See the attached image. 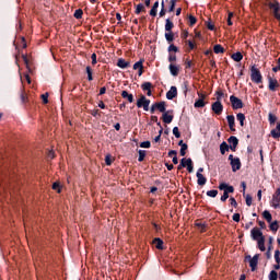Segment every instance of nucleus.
Masks as SVG:
<instances>
[{
  "label": "nucleus",
  "mask_w": 280,
  "mask_h": 280,
  "mask_svg": "<svg viewBox=\"0 0 280 280\" xmlns=\"http://www.w3.org/2000/svg\"><path fill=\"white\" fill-rule=\"evenodd\" d=\"M265 5L268 8L270 14L273 15V19L280 23V3L278 0H267Z\"/></svg>",
  "instance_id": "1"
},
{
  "label": "nucleus",
  "mask_w": 280,
  "mask_h": 280,
  "mask_svg": "<svg viewBox=\"0 0 280 280\" xmlns=\"http://www.w3.org/2000/svg\"><path fill=\"white\" fill-rule=\"evenodd\" d=\"M249 71L252 82L255 84H261V82H264V77L261 75V71L258 70L257 66H252Z\"/></svg>",
  "instance_id": "2"
},
{
  "label": "nucleus",
  "mask_w": 280,
  "mask_h": 280,
  "mask_svg": "<svg viewBox=\"0 0 280 280\" xmlns=\"http://www.w3.org/2000/svg\"><path fill=\"white\" fill-rule=\"evenodd\" d=\"M137 107L143 108L148 113L150 110V100L145 95H141L137 101Z\"/></svg>",
  "instance_id": "3"
},
{
  "label": "nucleus",
  "mask_w": 280,
  "mask_h": 280,
  "mask_svg": "<svg viewBox=\"0 0 280 280\" xmlns=\"http://www.w3.org/2000/svg\"><path fill=\"white\" fill-rule=\"evenodd\" d=\"M230 102L233 110H240V108H244V102H242V98H238L235 95L230 96Z\"/></svg>",
  "instance_id": "4"
},
{
  "label": "nucleus",
  "mask_w": 280,
  "mask_h": 280,
  "mask_svg": "<svg viewBox=\"0 0 280 280\" xmlns=\"http://www.w3.org/2000/svg\"><path fill=\"white\" fill-rule=\"evenodd\" d=\"M270 207L273 209H280V187L276 189L270 201Z\"/></svg>",
  "instance_id": "5"
},
{
  "label": "nucleus",
  "mask_w": 280,
  "mask_h": 280,
  "mask_svg": "<svg viewBox=\"0 0 280 280\" xmlns=\"http://www.w3.org/2000/svg\"><path fill=\"white\" fill-rule=\"evenodd\" d=\"M246 259H249L252 272H255L257 270V265L259 264V254L254 255V257L246 256Z\"/></svg>",
  "instance_id": "6"
},
{
  "label": "nucleus",
  "mask_w": 280,
  "mask_h": 280,
  "mask_svg": "<svg viewBox=\"0 0 280 280\" xmlns=\"http://www.w3.org/2000/svg\"><path fill=\"white\" fill-rule=\"evenodd\" d=\"M211 110L214 115H222V112L224 110V105H222V102L215 101L211 105Z\"/></svg>",
  "instance_id": "7"
},
{
  "label": "nucleus",
  "mask_w": 280,
  "mask_h": 280,
  "mask_svg": "<svg viewBox=\"0 0 280 280\" xmlns=\"http://www.w3.org/2000/svg\"><path fill=\"white\" fill-rule=\"evenodd\" d=\"M268 82H269L268 89L272 93H275L277 89H279L280 86L279 81L270 75H268Z\"/></svg>",
  "instance_id": "8"
},
{
  "label": "nucleus",
  "mask_w": 280,
  "mask_h": 280,
  "mask_svg": "<svg viewBox=\"0 0 280 280\" xmlns=\"http://www.w3.org/2000/svg\"><path fill=\"white\" fill-rule=\"evenodd\" d=\"M250 235H252V238L254 240V242L261 240V237H266V236H264V232H261V230H259V228H253L250 231Z\"/></svg>",
  "instance_id": "9"
},
{
  "label": "nucleus",
  "mask_w": 280,
  "mask_h": 280,
  "mask_svg": "<svg viewBox=\"0 0 280 280\" xmlns=\"http://www.w3.org/2000/svg\"><path fill=\"white\" fill-rule=\"evenodd\" d=\"M228 143H230V150H231L232 152H236L237 145H240V140L237 139V137L231 136V137L228 139Z\"/></svg>",
  "instance_id": "10"
},
{
  "label": "nucleus",
  "mask_w": 280,
  "mask_h": 280,
  "mask_svg": "<svg viewBox=\"0 0 280 280\" xmlns=\"http://www.w3.org/2000/svg\"><path fill=\"white\" fill-rule=\"evenodd\" d=\"M220 191H223V194H233L235 191V187L226 184V183H221L219 185Z\"/></svg>",
  "instance_id": "11"
},
{
  "label": "nucleus",
  "mask_w": 280,
  "mask_h": 280,
  "mask_svg": "<svg viewBox=\"0 0 280 280\" xmlns=\"http://www.w3.org/2000/svg\"><path fill=\"white\" fill-rule=\"evenodd\" d=\"M143 62H145V60L144 59H140L139 61H137L133 65V70L138 71L139 78H141V75H143Z\"/></svg>",
  "instance_id": "12"
},
{
  "label": "nucleus",
  "mask_w": 280,
  "mask_h": 280,
  "mask_svg": "<svg viewBox=\"0 0 280 280\" xmlns=\"http://www.w3.org/2000/svg\"><path fill=\"white\" fill-rule=\"evenodd\" d=\"M230 165L232 167V172H237L242 170V162L240 161V158H235V160H232V162H230Z\"/></svg>",
  "instance_id": "13"
},
{
  "label": "nucleus",
  "mask_w": 280,
  "mask_h": 280,
  "mask_svg": "<svg viewBox=\"0 0 280 280\" xmlns=\"http://www.w3.org/2000/svg\"><path fill=\"white\" fill-rule=\"evenodd\" d=\"M170 113H173V110L163 113L162 121H164V124H172V121H174V115H170Z\"/></svg>",
  "instance_id": "14"
},
{
  "label": "nucleus",
  "mask_w": 280,
  "mask_h": 280,
  "mask_svg": "<svg viewBox=\"0 0 280 280\" xmlns=\"http://www.w3.org/2000/svg\"><path fill=\"white\" fill-rule=\"evenodd\" d=\"M270 137H272V139H276L277 141H279V139H280V121H278L276 128L270 131Z\"/></svg>",
  "instance_id": "15"
},
{
  "label": "nucleus",
  "mask_w": 280,
  "mask_h": 280,
  "mask_svg": "<svg viewBox=\"0 0 280 280\" xmlns=\"http://www.w3.org/2000/svg\"><path fill=\"white\" fill-rule=\"evenodd\" d=\"M142 91H147L148 97H152V83L151 82H144L141 84Z\"/></svg>",
  "instance_id": "16"
},
{
  "label": "nucleus",
  "mask_w": 280,
  "mask_h": 280,
  "mask_svg": "<svg viewBox=\"0 0 280 280\" xmlns=\"http://www.w3.org/2000/svg\"><path fill=\"white\" fill-rule=\"evenodd\" d=\"M226 120H228L231 132H235V116L228 115Z\"/></svg>",
  "instance_id": "17"
},
{
  "label": "nucleus",
  "mask_w": 280,
  "mask_h": 280,
  "mask_svg": "<svg viewBox=\"0 0 280 280\" xmlns=\"http://www.w3.org/2000/svg\"><path fill=\"white\" fill-rule=\"evenodd\" d=\"M178 96V90L176 86H171L170 91L166 93V98L174 100V97Z\"/></svg>",
  "instance_id": "18"
},
{
  "label": "nucleus",
  "mask_w": 280,
  "mask_h": 280,
  "mask_svg": "<svg viewBox=\"0 0 280 280\" xmlns=\"http://www.w3.org/2000/svg\"><path fill=\"white\" fill-rule=\"evenodd\" d=\"M195 226L200 233H207V223H202L200 220H196Z\"/></svg>",
  "instance_id": "19"
},
{
  "label": "nucleus",
  "mask_w": 280,
  "mask_h": 280,
  "mask_svg": "<svg viewBox=\"0 0 280 280\" xmlns=\"http://www.w3.org/2000/svg\"><path fill=\"white\" fill-rule=\"evenodd\" d=\"M121 98L127 100V102H129V104H132V102H135V95L128 93V91H126V90H124L121 92Z\"/></svg>",
  "instance_id": "20"
},
{
  "label": "nucleus",
  "mask_w": 280,
  "mask_h": 280,
  "mask_svg": "<svg viewBox=\"0 0 280 280\" xmlns=\"http://www.w3.org/2000/svg\"><path fill=\"white\" fill-rule=\"evenodd\" d=\"M152 244L155 245V248L158 250H164L165 249V247H163L164 242L161 240V237L153 238Z\"/></svg>",
  "instance_id": "21"
},
{
  "label": "nucleus",
  "mask_w": 280,
  "mask_h": 280,
  "mask_svg": "<svg viewBox=\"0 0 280 280\" xmlns=\"http://www.w3.org/2000/svg\"><path fill=\"white\" fill-rule=\"evenodd\" d=\"M197 185H199L200 187L207 185V177H205V175H202V173H197Z\"/></svg>",
  "instance_id": "22"
},
{
  "label": "nucleus",
  "mask_w": 280,
  "mask_h": 280,
  "mask_svg": "<svg viewBox=\"0 0 280 280\" xmlns=\"http://www.w3.org/2000/svg\"><path fill=\"white\" fill-rule=\"evenodd\" d=\"M117 67H119V69H128V67H130V61H126V59L119 58L117 61Z\"/></svg>",
  "instance_id": "23"
},
{
  "label": "nucleus",
  "mask_w": 280,
  "mask_h": 280,
  "mask_svg": "<svg viewBox=\"0 0 280 280\" xmlns=\"http://www.w3.org/2000/svg\"><path fill=\"white\" fill-rule=\"evenodd\" d=\"M168 69L171 71V74H173L175 78L178 75V73H180V68H178V66L176 65L171 63L168 66Z\"/></svg>",
  "instance_id": "24"
},
{
  "label": "nucleus",
  "mask_w": 280,
  "mask_h": 280,
  "mask_svg": "<svg viewBox=\"0 0 280 280\" xmlns=\"http://www.w3.org/2000/svg\"><path fill=\"white\" fill-rule=\"evenodd\" d=\"M257 245L259 250H261V253L266 252V236L261 237L257 241Z\"/></svg>",
  "instance_id": "25"
},
{
  "label": "nucleus",
  "mask_w": 280,
  "mask_h": 280,
  "mask_svg": "<svg viewBox=\"0 0 280 280\" xmlns=\"http://www.w3.org/2000/svg\"><path fill=\"white\" fill-rule=\"evenodd\" d=\"M232 60H234V62H242V60H244V55H242L240 51L232 54L231 56Z\"/></svg>",
  "instance_id": "26"
},
{
  "label": "nucleus",
  "mask_w": 280,
  "mask_h": 280,
  "mask_svg": "<svg viewBox=\"0 0 280 280\" xmlns=\"http://www.w3.org/2000/svg\"><path fill=\"white\" fill-rule=\"evenodd\" d=\"M229 150H231V147H229V144L223 141L220 144V152H221V154H226V152H229Z\"/></svg>",
  "instance_id": "27"
},
{
  "label": "nucleus",
  "mask_w": 280,
  "mask_h": 280,
  "mask_svg": "<svg viewBox=\"0 0 280 280\" xmlns=\"http://www.w3.org/2000/svg\"><path fill=\"white\" fill-rule=\"evenodd\" d=\"M195 108H205V106H207V103L205 101H202V98H198L195 104H194Z\"/></svg>",
  "instance_id": "28"
},
{
  "label": "nucleus",
  "mask_w": 280,
  "mask_h": 280,
  "mask_svg": "<svg viewBox=\"0 0 280 280\" xmlns=\"http://www.w3.org/2000/svg\"><path fill=\"white\" fill-rule=\"evenodd\" d=\"M236 119H237V121H240V126H242V128H244V121H246V116L242 113H238L236 115Z\"/></svg>",
  "instance_id": "29"
},
{
  "label": "nucleus",
  "mask_w": 280,
  "mask_h": 280,
  "mask_svg": "<svg viewBox=\"0 0 280 280\" xmlns=\"http://www.w3.org/2000/svg\"><path fill=\"white\" fill-rule=\"evenodd\" d=\"M186 45H188V51H194V49H197L196 42L188 39L186 40Z\"/></svg>",
  "instance_id": "30"
},
{
  "label": "nucleus",
  "mask_w": 280,
  "mask_h": 280,
  "mask_svg": "<svg viewBox=\"0 0 280 280\" xmlns=\"http://www.w3.org/2000/svg\"><path fill=\"white\" fill-rule=\"evenodd\" d=\"M156 110L160 113H165V102H158L155 103Z\"/></svg>",
  "instance_id": "31"
},
{
  "label": "nucleus",
  "mask_w": 280,
  "mask_h": 280,
  "mask_svg": "<svg viewBox=\"0 0 280 280\" xmlns=\"http://www.w3.org/2000/svg\"><path fill=\"white\" fill-rule=\"evenodd\" d=\"M214 54H224L225 49L222 45L217 44L213 46Z\"/></svg>",
  "instance_id": "32"
},
{
  "label": "nucleus",
  "mask_w": 280,
  "mask_h": 280,
  "mask_svg": "<svg viewBox=\"0 0 280 280\" xmlns=\"http://www.w3.org/2000/svg\"><path fill=\"white\" fill-rule=\"evenodd\" d=\"M158 10H159V1H155L153 7L150 10V16H156Z\"/></svg>",
  "instance_id": "33"
},
{
  "label": "nucleus",
  "mask_w": 280,
  "mask_h": 280,
  "mask_svg": "<svg viewBox=\"0 0 280 280\" xmlns=\"http://www.w3.org/2000/svg\"><path fill=\"white\" fill-rule=\"evenodd\" d=\"M262 218H265V220L270 224V222H272V214L270 213V211L265 210L262 212Z\"/></svg>",
  "instance_id": "34"
},
{
  "label": "nucleus",
  "mask_w": 280,
  "mask_h": 280,
  "mask_svg": "<svg viewBox=\"0 0 280 280\" xmlns=\"http://www.w3.org/2000/svg\"><path fill=\"white\" fill-rule=\"evenodd\" d=\"M172 30H174V22L170 21V19H166L165 32H172Z\"/></svg>",
  "instance_id": "35"
},
{
  "label": "nucleus",
  "mask_w": 280,
  "mask_h": 280,
  "mask_svg": "<svg viewBox=\"0 0 280 280\" xmlns=\"http://www.w3.org/2000/svg\"><path fill=\"white\" fill-rule=\"evenodd\" d=\"M269 229L273 233H277V231H279V221L271 222L270 225H269Z\"/></svg>",
  "instance_id": "36"
},
{
  "label": "nucleus",
  "mask_w": 280,
  "mask_h": 280,
  "mask_svg": "<svg viewBox=\"0 0 280 280\" xmlns=\"http://www.w3.org/2000/svg\"><path fill=\"white\" fill-rule=\"evenodd\" d=\"M86 74H88V80L89 82H93V69L91 68V66H88L85 68Z\"/></svg>",
  "instance_id": "37"
},
{
  "label": "nucleus",
  "mask_w": 280,
  "mask_h": 280,
  "mask_svg": "<svg viewBox=\"0 0 280 280\" xmlns=\"http://www.w3.org/2000/svg\"><path fill=\"white\" fill-rule=\"evenodd\" d=\"M217 95V102H222V97H226V94H224V91H222L221 89H219L215 92Z\"/></svg>",
  "instance_id": "38"
},
{
  "label": "nucleus",
  "mask_w": 280,
  "mask_h": 280,
  "mask_svg": "<svg viewBox=\"0 0 280 280\" xmlns=\"http://www.w3.org/2000/svg\"><path fill=\"white\" fill-rule=\"evenodd\" d=\"M182 89L185 97H187V93H189V81H184Z\"/></svg>",
  "instance_id": "39"
},
{
  "label": "nucleus",
  "mask_w": 280,
  "mask_h": 280,
  "mask_svg": "<svg viewBox=\"0 0 280 280\" xmlns=\"http://www.w3.org/2000/svg\"><path fill=\"white\" fill-rule=\"evenodd\" d=\"M165 33V38L167 43H174V33L172 31H166Z\"/></svg>",
  "instance_id": "40"
},
{
  "label": "nucleus",
  "mask_w": 280,
  "mask_h": 280,
  "mask_svg": "<svg viewBox=\"0 0 280 280\" xmlns=\"http://www.w3.org/2000/svg\"><path fill=\"white\" fill-rule=\"evenodd\" d=\"M187 171L189 172V174H191V172H194V162L191 161V158L187 159Z\"/></svg>",
  "instance_id": "41"
},
{
  "label": "nucleus",
  "mask_w": 280,
  "mask_h": 280,
  "mask_svg": "<svg viewBox=\"0 0 280 280\" xmlns=\"http://www.w3.org/2000/svg\"><path fill=\"white\" fill-rule=\"evenodd\" d=\"M138 154H139V158H138L139 163H143V161H145V150H139Z\"/></svg>",
  "instance_id": "42"
},
{
  "label": "nucleus",
  "mask_w": 280,
  "mask_h": 280,
  "mask_svg": "<svg viewBox=\"0 0 280 280\" xmlns=\"http://www.w3.org/2000/svg\"><path fill=\"white\" fill-rule=\"evenodd\" d=\"M140 12H145V5H143V3H139V4L136 7L135 14H139Z\"/></svg>",
  "instance_id": "43"
},
{
  "label": "nucleus",
  "mask_w": 280,
  "mask_h": 280,
  "mask_svg": "<svg viewBox=\"0 0 280 280\" xmlns=\"http://www.w3.org/2000/svg\"><path fill=\"white\" fill-rule=\"evenodd\" d=\"M52 189H54L55 191H57V194H61V191H62V188L60 187V183H58V182H55V183L52 184Z\"/></svg>",
  "instance_id": "44"
},
{
  "label": "nucleus",
  "mask_w": 280,
  "mask_h": 280,
  "mask_svg": "<svg viewBox=\"0 0 280 280\" xmlns=\"http://www.w3.org/2000/svg\"><path fill=\"white\" fill-rule=\"evenodd\" d=\"M84 14V11H82V9H78L74 11V19H82V15Z\"/></svg>",
  "instance_id": "45"
},
{
  "label": "nucleus",
  "mask_w": 280,
  "mask_h": 280,
  "mask_svg": "<svg viewBox=\"0 0 280 280\" xmlns=\"http://www.w3.org/2000/svg\"><path fill=\"white\" fill-rule=\"evenodd\" d=\"M207 196H209V198H215L218 196V190L212 189V190H208Z\"/></svg>",
  "instance_id": "46"
},
{
  "label": "nucleus",
  "mask_w": 280,
  "mask_h": 280,
  "mask_svg": "<svg viewBox=\"0 0 280 280\" xmlns=\"http://www.w3.org/2000/svg\"><path fill=\"white\" fill-rule=\"evenodd\" d=\"M279 275L277 273L276 270H271L269 273V280H277Z\"/></svg>",
  "instance_id": "47"
},
{
  "label": "nucleus",
  "mask_w": 280,
  "mask_h": 280,
  "mask_svg": "<svg viewBox=\"0 0 280 280\" xmlns=\"http://www.w3.org/2000/svg\"><path fill=\"white\" fill-rule=\"evenodd\" d=\"M188 21H189L190 27H194V24L198 22V20L194 15H189Z\"/></svg>",
  "instance_id": "48"
},
{
  "label": "nucleus",
  "mask_w": 280,
  "mask_h": 280,
  "mask_svg": "<svg viewBox=\"0 0 280 280\" xmlns=\"http://www.w3.org/2000/svg\"><path fill=\"white\" fill-rule=\"evenodd\" d=\"M21 102L22 104H27V93L25 91L21 92Z\"/></svg>",
  "instance_id": "49"
},
{
  "label": "nucleus",
  "mask_w": 280,
  "mask_h": 280,
  "mask_svg": "<svg viewBox=\"0 0 280 280\" xmlns=\"http://www.w3.org/2000/svg\"><path fill=\"white\" fill-rule=\"evenodd\" d=\"M43 104H49V93L42 94Z\"/></svg>",
  "instance_id": "50"
},
{
  "label": "nucleus",
  "mask_w": 280,
  "mask_h": 280,
  "mask_svg": "<svg viewBox=\"0 0 280 280\" xmlns=\"http://www.w3.org/2000/svg\"><path fill=\"white\" fill-rule=\"evenodd\" d=\"M277 122V116L273 114H269V124L270 126H273V124Z\"/></svg>",
  "instance_id": "51"
},
{
  "label": "nucleus",
  "mask_w": 280,
  "mask_h": 280,
  "mask_svg": "<svg viewBox=\"0 0 280 280\" xmlns=\"http://www.w3.org/2000/svg\"><path fill=\"white\" fill-rule=\"evenodd\" d=\"M178 2V0H171V5L168 9V12H174L175 8H176V3Z\"/></svg>",
  "instance_id": "52"
},
{
  "label": "nucleus",
  "mask_w": 280,
  "mask_h": 280,
  "mask_svg": "<svg viewBox=\"0 0 280 280\" xmlns=\"http://www.w3.org/2000/svg\"><path fill=\"white\" fill-rule=\"evenodd\" d=\"M187 148H188L187 144H183V147H180V151H179L180 156H185V154H187Z\"/></svg>",
  "instance_id": "53"
},
{
  "label": "nucleus",
  "mask_w": 280,
  "mask_h": 280,
  "mask_svg": "<svg viewBox=\"0 0 280 280\" xmlns=\"http://www.w3.org/2000/svg\"><path fill=\"white\" fill-rule=\"evenodd\" d=\"M173 135L176 139H180V131L178 130V127L173 128Z\"/></svg>",
  "instance_id": "54"
},
{
  "label": "nucleus",
  "mask_w": 280,
  "mask_h": 280,
  "mask_svg": "<svg viewBox=\"0 0 280 280\" xmlns=\"http://www.w3.org/2000/svg\"><path fill=\"white\" fill-rule=\"evenodd\" d=\"M168 51L172 54V51H174L175 54L178 52V47L174 44H171L168 46Z\"/></svg>",
  "instance_id": "55"
},
{
  "label": "nucleus",
  "mask_w": 280,
  "mask_h": 280,
  "mask_svg": "<svg viewBox=\"0 0 280 280\" xmlns=\"http://www.w3.org/2000/svg\"><path fill=\"white\" fill-rule=\"evenodd\" d=\"M182 40H187L189 38V32L188 31H183L180 34Z\"/></svg>",
  "instance_id": "56"
},
{
  "label": "nucleus",
  "mask_w": 280,
  "mask_h": 280,
  "mask_svg": "<svg viewBox=\"0 0 280 280\" xmlns=\"http://www.w3.org/2000/svg\"><path fill=\"white\" fill-rule=\"evenodd\" d=\"M245 202H246L247 207H250L253 205V197L250 195H247Z\"/></svg>",
  "instance_id": "57"
},
{
  "label": "nucleus",
  "mask_w": 280,
  "mask_h": 280,
  "mask_svg": "<svg viewBox=\"0 0 280 280\" xmlns=\"http://www.w3.org/2000/svg\"><path fill=\"white\" fill-rule=\"evenodd\" d=\"M275 259H276V264H280V250L279 249L275 250Z\"/></svg>",
  "instance_id": "58"
},
{
  "label": "nucleus",
  "mask_w": 280,
  "mask_h": 280,
  "mask_svg": "<svg viewBox=\"0 0 280 280\" xmlns=\"http://www.w3.org/2000/svg\"><path fill=\"white\" fill-rule=\"evenodd\" d=\"M230 205L231 207H234V209H237V200H235L234 197L230 198Z\"/></svg>",
  "instance_id": "59"
},
{
  "label": "nucleus",
  "mask_w": 280,
  "mask_h": 280,
  "mask_svg": "<svg viewBox=\"0 0 280 280\" xmlns=\"http://www.w3.org/2000/svg\"><path fill=\"white\" fill-rule=\"evenodd\" d=\"M206 25H207L208 30H210V32H214L215 31V25L212 24L211 22H206Z\"/></svg>",
  "instance_id": "60"
},
{
  "label": "nucleus",
  "mask_w": 280,
  "mask_h": 280,
  "mask_svg": "<svg viewBox=\"0 0 280 280\" xmlns=\"http://www.w3.org/2000/svg\"><path fill=\"white\" fill-rule=\"evenodd\" d=\"M152 143L150 141H143L140 143V148H151Z\"/></svg>",
  "instance_id": "61"
},
{
  "label": "nucleus",
  "mask_w": 280,
  "mask_h": 280,
  "mask_svg": "<svg viewBox=\"0 0 280 280\" xmlns=\"http://www.w3.org/2000/svg\"><path fill=\"white\" fill-rule=\"evenodd\" d=\"M168 62H176V54L170 52V55H168Z\"/></svg>",
  "instance_id": "62"
},
{
  "label": "nucleus",
  "mask_w": 280,
  "mask_h": 280,
  "mask_svg": "<svg viewBox=\"0 0 280 280\" xmlns=\"http://www.w3.org/2000/svg\"><path fill=\"white\" fill-rule=\"evenodd\" d=\"M186 69H191V67H194V62L190 59H186Z\"/></svg>",
  "instance_id": "63"
},
{
  "label": "nucleus",
  "mask_w": 280,
  "mask_h": 280,
  "mask_svg": "<svg viewBox=\"0 0 280 280\" xmlns=\"http://www.w3.org/2000/svg\"><path fill=\"white\" fill-rule=\"evenodd\" d=\"M240 213H234L233 217H232V220H234V222H240Z\"/></svg>",
  "instance_id": "64"
}]
</instances>
